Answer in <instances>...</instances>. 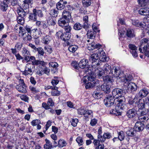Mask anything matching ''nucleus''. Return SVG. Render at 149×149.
Returning <instances> with one entry per match:
<instances>
[{
    "mask_svg": "<svg viewBox=\"0 0 149 149\" xmlns=\"http://www.w3.org/2000/svg\"><path fill=\"white\" fill-rule=\"evenodd\" d=\"M84 116L86 118H88L89 115H91L93 112L91 110H84Z\"/></svg>",
    "mask_w": 149,
    "mask_h": 149,
    "instance_id": "51",
    "label": "nucleus"
},
{
    "mask_svg": "<svg viewBox=\"0 0 149 149\" xmlns=\"http://www.w3.org/2000/svg\"><path fill=\"white\" fill-rule=\"evenodd\" d=\"M44 49L49 54L51 53L53 51L52 47L50 46H46L44 47Z\"/></svg>",
    "mask_w": 149,
    "mask_h": 149,
    "instance_id": "52",
    "label": "nucleus"
},
{
    "mask_svg": "<svg viewBox=\"0 0 149 149\" xmlns=\"http://www.w3.org/2000/svg\"><path fill=\"white\" fill-rule=\"evenodd\" d=\"M49 65L50 67L53 68V69H54V72L56 71L57 68H56L58 66V63L56 62H51L49 63Z\"/></svg>",
    "mask_w": 149,
    "mask_h": 149,
    "instance_id": "40",
    "label": "nucleus"
},
{
    "mask_svg": "<svg viewBox=\"0 0 149 149\" xmlns=\"http://www.w3.org/2000/svg\"><path fill=\"white\" fill-rule=\"evenodd\" d=\"M120 100L117 99H114L112 96L106 97L104 100V103L105 105L107 107L111 106H115L119 103Z\"/></svg>",
    "mask_w": 149,
    "mask_h": 149,
    "instance_id": "4",
    "label": "nucleus"
},
{
    "mask_svg": "<svg viewBox=\"0 0 149 149\" xmlns=\"http://www.w3.org/2000/svg\"><path fill=\"white\" fill-rule=\"evenodd\" d=\"M31 67L32 68L33 66L30 63H27L25 67V70L24 71H21L22 74L26 76L28 75H32L33 72L31 69Z\"/></svg>",
    "mask_w": 149,
    "mask_h": 149,
    "instance_id": "10",
    "label": "nucleus"
},
{
    "mask_svg": "<svg viewBox=\"0 0 149 149\" xmlns=\"http://www.w3.org/2000/svg\"><path fill=\"white\" fill-rule=\"evenodd\" d=\"M99 58L98 54L94 53L92 54L89 58V61L92 63V66L93 67L96 68L100 65L98 59Z\"/></svg>",
    "mask_w": 149,
    "mask_h": 149,
    "instance_id": "7",
    "label": "nucleus"
},
{
    "mask_svg": "<svg viewBox=\"0 0 149 149\" xmlns=\"http://www.w3.org/2000/svg\"><path fill=\"white\" fill-rule=\"evenodd\" d=\"M139 99V97L138 94L136 95L133 99H132V98H130L128 103L129 104L131 105L133 104L134 102L135 103L137 101V100Z\"/></svg>",
    "mask_w": 149,
    "mask_h": 149,
    "instance_id": "36",
    "label": "nucleus"
},
{
    "mask_svg": "<svg viewBox=\"0 0 149 149\" xmlns=\"http://www.w3.org/2000/svg\"><path fill=\"white\" fill-rule=\"evenodd\" d=\"M137 2L141 7L146 6V4L149 2V0H138Z\"/></svg>",
    "mask_w": 149,
    "mask_h": 149,
    "instance_id": "38",
    "label": "nucleus"
},
{
    "mask_svg": "<svg viewBox=\"0 0 149 149\" xmlns=\"http://www.w3.org/2000/svg\"><path fill=\"white\" fill-rule=\"evenodd\" d=\"M25 31L28 32V33L31 34L32 31H34L35 32H36L37 29H32V28L28 25H26L24 27Z\"/></svg>",
    "mask_w": 149,
    "mask_h": 149,
    "instance_id": "39",
    "label": "nucleus"
},
{
    "mask_svg": "<svg viewBox=\"0 0 149 149\" xmlns=\"http://www.w3.org/2000/svg\"><path fill=\"white\" fill-rule=\"evenodd\" d=\"M33 3V0H25L23 1V3L22 4V6H26V5H27L28 6V8H29V5L30 4H31Z\"/></svg>",
    "mask_w": 149,
    "mask_h": 149,
    "instance_id": "57",
    "label": "nucleus"
},
{
    "mask_svg": "<svg viewBox=\"0 0 149 149\" xmlns=\"http://www.w3.org/2000/svg\"><path fill=\"white\" fill-rule=\"evenodd\" d=\"M97 139L100 141V142L103 143L105 141L106 139L105 137H104V136L100 135H98Z\"/></svg>",
    "mask_w": 149,
    "mask_h": 149,
    "instance_id": "59",
    "label": "nucleus"
},
{
    "mask_svg": "<svg viewBox=\"0 0 149 149\" xmlns=\"http://www.w3.org/2000/svg\"><path fill=\"white\" fill-rule=\"evenodd\" d=\"M100 86L101 87V90L105 93L108 94L111 91V86L107 84V83H104Z\"/></svg>",
    "mask_w": 149,
    "mask_h": 149,
    "instance_id": "16",
    "label": "nucleus"
},
{
    "mask_svg": "<svg viewBox=\"0 0 149 149\" xmlns=\"http://www.w3.org/2000/svg\"><path fill=\"white\" fill-rule=\"evenodd\" d=\"M128 47L130 49V52L132 54L133 56L134 57H136L138 55L136 52L137 49V47L134 45L130 44L128 45Z\"/></svg>",
    "mask_w": 149,
    "mask_h": 149,
    "instance_id": "13",
    "label": "nucleus"
},
{
    "mask_svg": "<svg viewBox=\"0 0 149 149\" xmlns=\"http://www.w3.org/2000/svg\"><path fill=\"white\" fill-rule=\"evenodd\" d=\"M33 10L36 16H38L39 17H43V14L41 10H37L35 8L33 9Z\"/></svg>",
    "mask_w": 149,
    "mask_h": 149,
    "instance_id": "33",
    "label": "nucleus"
},
{
    "mask_svg": "<svg viewBox=\"0 0 149 149\" xmlns=\"http://www.w3.org/2000/svg\"><path fill=\"white\" fill-rule=\"evenodd\" d=\"M114 77V76L113 77L107 75L103 77V80L107 83H112L114 81V79L113 78Z\"/></svg>",
    "mask_w": 149,
    "mask_h": 149,
    "instance_id": "20",
    "label": "nucleus"
},
{
    "mask_svg": "<svg viewBox=\"0 0 149 149\" xmlns=\"http://www.w3.org/2000/svg\"><path fill=\"white\" fill-rule=\"evenodd\" d=\"M22 52V54L24 56L30 55L29 51H28L24 47Z\"/></svg>",
    "mask_w": 149,
    "mask_h": 149,
    "instance_id": "55",
    "label": "nucleus"
},
{
    "mask_svg": "<svg viewBox=\"0 0 149 149\" xmlns=\"http://www.w3.org/2000/svg\"><path fill=\"white\" fill-rule=\"evenodd\" d=\"M144 127V125L142 123L138 121L135 123L134 127L136 131L140 132L143 130Z\"/></svg>",
    "mask_w": 149,
    "mask_h": 149,
    "instance_id": "15",
    "label": "nucleus"
},
{
    "mask_svg": "<svg viewBox=\"0 0 149 149\" xmlns=\"http://www.w3.org/2000/svg\"><path fill=\"white\" fill-rule=\"evenodd\" d=\"M136 113V110L135 109L132 108L128 110L126 113V116L129 118L134 117Z\"/></svg>",
    "mask_w": 149,
    "mask_h": 149,
    "instance_id": "17",
    "label": "nucleus"
},
{
    "mask_svg": "<svg viewBox=\"0 0 149 149\" xmlns=\"http://www.w3.org/2000/svg\"><path fill=\"white\" fill-rule=\"evenodd\" d=\"M126 88L123 86L121 88H116L114 89L112 91L113 97L115 99H117L119 100L122 99L123 97H124V95L127 93V91L125 89Z\"/></svg>",
    "mask_w": 149,
    "mask_h": 149,
    "instance_id": "2",
    "label": "nucleus"
},
{
    "mask_svg": "<svg viewBox=\"0 0 149 149\" xmlns=\"http://www.w3.org/2000/svg\"><path fill=\"white\" fill-rule=\"evenodd\" d=\"M67 2L66 1L61 0L56 4L57 9L58 10H61L63 9L65 7V5L67 4Z\"/></svg>",
    "mask_w": 149,
    "mask_h": 149,
    "instance_id": "19",
    "label": "nucleus"
},
{
    "mask_svg": "<svg viewBox=\"0 0 149 149\" xmlns=\"http://www.w3.org/2000/svg\"><path fill=\"white\" fill-rule=\"evenodd\" d=\"M17 22L19 24L23 25L24 23V17L19 16L17 18Z\"/></svg>",
    "mask_w": 149,
    "mask_h": 149,
    "instance_id": "48",
    "label": "nucleus"
},
{
    "mask_svg": "<svg viewBox=\"0 0 149 149\" xmlns=\"http://www.w3.org/2000/svg\"><path fill=\"white\" fill-rule=\"evenodd\" d=\"M58 144L59 147H62L65 146L66 145V143L65 141L64 140L60 139L58 141Z\"/></svg>",
    "mask_w": 149,
    "mask_h": 149,
    "instance_id": "41",
    "label": "nucleus"
},
{
    "mask_svg": "<svg viewBox=\"0 0 149 149\" xmlns=\"http://www.w3.org/2000/svg\"><path fill=\"white\" fill-rule=\"evenodd\" d=\"M148 93V91L145 88H144L141 90L139 92L138 97L141 98H143L146 97Z\"/></svg>",
    "mask_w": 149,
    "mask_h": 149,
    "instance_id": "22",
    "label": "nucleus"
},
{
    "mask_svg": "<svg viewBox=\"0 0 149 149\" xmlns=\"http://www.w3.org/2000/svg\"><path fill=\"white\" fill-rule=\"evenodd\" d=\"M19 29L20 30L19 33L21 34L22 36H23L26 33L25 29H23V27H20Z\"/></svg>",
    "mask_w": 149,
    "mask_h": 149,
    "instance_id": "63",
    "label": "nucleus"
},
{
    "mask_svg": "<svg viewBox=\"0 0 149 149\" xmlns=\"http://www.w3.org/2000/svg\"><path fill=\"white\" fill-rule=\"evenodd\" d=\"M26 5L25 6H22V8L20 7L17 8V12L19 16L24 17L29 13V8H28V6L27 5Z\"/></svg>",
    "mask_w": 149,
    "mask_h": 149,
    "instance_id": "6",
    "label": "nucleus"
},
{
    "mask_svg": "<svg viewBox=\"0 0 149 149\" xmlns=\"http://www.w3.org/2000/svg\"><path fill=\"white\" fill-rule=\"evenodd\" d=\"M58 13V10L55 9H52L50 10V15L53 17H56Z\"/></svg>",
    "mask_w": 149,
    "mask_h": 149,
    "instance_id": "35",
    "label": "nucleus"
},
{
    "mask_svg": "<svg viewBox=\"0 0 149 149\" xmlns=\"http://www.w3.org/2000/svg\"><path fill=\"white\" fill-rule=\"evenodd\" d=\"M63 27H64V29L65 31V33H71L70 32L71 31L72 28L70 26H69L68 25L66 26H63Z\"/></svg>",
    "mask_w": 149,
    "mask_h": 149,
    "instance_id": "61",
    "label": "nucleus"
},
{
    "mask_svg": "<svg viewBox=\"0 0 149 149\" xmlns=\"http://www.w3.org/2000/svg\"><path fill=\"white\" fill-rule=\"evenodd\" d=\"M104 72L107 74H111L114 77H119V79L123 76V73L121 72L119 67H114L111 69V66L107 64H105L104 67Z\"/></svg>",
    "mask_w": 149,
    "mask_h": 149,
    "instance_id": "1",
    "label": "nucleus"
},
{
    "mask_svg": "<svg viewBox=\"0 0 149 149\" xmlns=\"http://www.w3.org/2000/svg\"><path fill=\"white\" fill-rule=\"evenodd\" d=\"M23 44L20 42H17L16 43L15 47L18 50H20L23 46Z\"/></svg>",
    "mask_w": 149,
    "mask_h": 149,
    "instance_id": "58",
    "label": "nucleus"
},
{
    "mask_svg": "<svg viewBox=\"0 0 149 149\" xmlns=\"http://www.w3.org/2000/svg\"><path fill=\"white\" fill-rule=\"evenodd\" d=\"M78 48V47L76 45L70 46L68 48L69 51L72 52H74Z\"/></svg>",
    "mask_w": 149,
    "mask_h": 149,
    "instance_id": "44",
    "label": "nucleus"
},
{
    "mask_svg": "<svg viewBox=\"0 0 149 149\" xmlns=\"http://www.w3.org/2000/svg\"><path fill=\"white\" fill-rule=\"evenodd\" d=\"M88 38L91 39H94L95 38L96 34L95 31L93 30H88L86 33Z\"/></svg>",
    "mask_w": 149,
    "mask_h": 149,
    "instance_id": "23",
    "label": "nucleus"
},
{
    "mask_svg": "<svg viewBox=\"0 0 149 149\" xmlns=\"http://www.w3.org/2000/svg\"><path fill=\"white\" fill-rule=\"evenodd\" d=\"M76 141L78 144L80 146L82 145L83 140L81 137H78L76 139Z\"/></svg>",
    "mask_w": 149,
    "mask_h": 149,
    "instance_id": "64",
    "label": "nucleus"
},
{
    "mask_svg": "<svg viewBox=\"0 0 149 149\" xmlns=\"http://www.w3.org/2000/svg\"><path fill=\"white\" fill-rule=\"evenodd\" d=\"M46 143L44 145L43 148L45 149H51L53 148L52 143L47 139H45Z\"/></svg>",
    "mask_w": 149,
    "mask_h": 149,
    "instance_id": "21",
    "label": "nucleus"
},
{
    "mask_svg": "<svg viewBox=\"0 0 149 149\" xmlns=\"http://www.w3.org/2000/svg\"><path fill=\"white\" fill-rule=\"evenodd\" d=\"M101 45L99 44H95V43H92L89 45V47H91L92 50L94 49H99L101 47Z\"/></svg>",
    "mask_w": 149,
    "mask_h": 149,
    "instance_id": "31",
    "label": "nucleus"
},
{
    "mask_svg": "<svg viewBox=\"0 0 149 149\" xmlns=\"http://www.w3.org/2000/svg\"><path fill=\"white\" fill-rule=\"evenodd\" d=\"M32 65H40L42 66L45 65V63L43 61L35 60L34 61H32Z\"/></svg>",
    "mask_w": 149,
    "mask_h": 149,
    "instance_id": "32",
    "label": "nucleus"
},
{
    "mask_svg": "<svg viewBox=\"0 0 149 149\" xmlns=\"http://www.w3.org/2000/svg\"><path fill=\"white\" fill-rule=\"evenodd\" d=\"M31 125L33 126L37 125L38 124L41 123L40 120L39 119H36L33 120L31 122Z\"/></svg>",
    "mask_w": 149,
    "mask_h": 149,
    "instance_id": "54",
    "label": "nucleus"
},
{
    "mask_svg": "<svg viewBox=\"0 0 149 149\" xmlns=\"http://www.w3.org/2000/svg\"><path fill=\"white\" fill-rule=\"evenodd\" d=\"M136 131L134 130V129L131 128L126 132V134L127 135L130 136H134Z\"/></svg>",
    "mask_w": 149,
    "mask_h": 149,
    "instance_id": "37",
    "label": "nucleus"
},
{
    "mask_svg": "<svg viewBox=\"0 0 149 149\" xmlns=\"http://www.w3.org/2000/svg\"><path fill=\"white\" fill-rule=\"evenodd\" d=\"M43 68L42 67H40L38 69H37L36 71V72L37 74L40 76L44 74V71H43Z\"/></svg>",
    "mask_w": 149,
    "mask_h": 149,
    "instance_id": "45",
    "label": "nucleus"
},
{
    "mask_svg": "<svg viewBox=\"0 0 149 149\" xmlns=\"http://www.w3.org/2000/svg\"><path fill=\"white\" fill-rule=\"evenodd\" d=\"M16 88L18 91L21 93H25L27 92L26 86L17 85L16 86Z\"/></svg>",
    "mask_w": 149,
    "mask_h": 149,
    "instance_id": "26",
    "label": "nucleus"
},
{
    "mask_svg": "<svg viewBox=\"0 0 149 149\" xmlns=\"http://www.w3.org/2000/svg\"><path fill=\"white\" fill-rule=\"evenodd\" d=\"M1 9L3 11H6L8 9V4H6L3 3H2L1 5Z\"/></svg>",
    "mask_w": 149,
    "mask_h": 149,
    "instance_id": "50",
    "label": "nucleus"
},
{
    "mask_svg": "<svg viewBox=\"0 0 149 149\" xmlns=\"http://www.w3.org/2000/svg\"><path fill=\"white\" fill-rule=\"evenodd\" d=\"M134 32L133 29H128L127 31V36L130 38H132L135 36Z\"/></svg>",
    "mask_w": 149,
    "mask_h": 149,
    "instance_id": "29",
    "label": "nucleus"
},
{
    "mask_svg": "<svg viewBox=\"0 0 149 149\" xmlns=\"http://www.w3.org/2000/svg\"><path fill=\"white\" fill-rule=\"evenodd\" d=\"M73 29L75 30H80L82 29V25L79 22H77L73 26Z\"/></svg>",
    "mask_w": 149,
    "mask_h": 149,
    "instance_id": "34",
    "label": "nucleus"
},
{
    "mask_svg": "<svg viewBox=\"0 0 149 149\" xmlns=\"http://www.w3.org/2000/svg\"><path fill=\"white\" fill-rule=\"evenodd\" d=\"M99 60L102 62L107 61L109 60V58L106 57L105 55H101L99 57Z\"/></svg>",
    "mask_w": 149,
    "mask_h": 149,
    "instance_id": "43",
    "label": "nucleus"
},
{
    "mask_svg": "<svg viewBox=\"0 0 149 149\" xmlns=\"http://www.w3.org/2000/svg\"><path fill=\"white\" fill-rule=\"evenodd\" d=\"M69 22L70 20H68V19H66L62 17L58 20V24L60 26L63 27V26H66L68 25V23Z\"/></svg>",
    "mask_w": 149,
    "mask_h": 149,
    "instance_id": "12",
    "label": "nucleus"
},
{
    "mask_svg": "<svg viewBox=\"0 0 149 149\" xmlns=\"http://www.w3.org/2000/svg\"><path fill=\"white\" fill-rule=\"evenodd\" d=\"M51 38L49 36H46L44 38L43 42L45 44H48L50 42Z\"/></svg>",
    "mask_w": 149,
    "mask_h": 149,
    "instance_id": "49",
    "label": "nucleus"
},
{
    "mask_svg": "<svg viewBox=\"0 0 149 149\" xmlns=\"http://www.w3.org/2000/svg\"><path fill=\"white\" fill-rule=\"evenodd\" d=\"M56 34H57L58 36H59V34H61L60 36V38L64 41L66 42V45H70V43L69 40L71 36V33H62L61 32L59 31L56 33Z\"/></svg>",
    "mask_w": 149,
    "mask_h": 149,
    "instance_id": "8",
    "label": "nucleus"
},
{
    "mask_svg": "<svg viewBox=\"0 0 149 149\" xmlns=\"http://www.w3.org/2000/svg\"><path fill=\"white\" fill-rule=\"evenodd\" d=\"M100 90H95L93 93V96L96 99H99V96L100 95Z\"/></svg>",
    "mask_w": 149,
    "mask_h": 149,
    "instance_id": "42",
    "label": "nucleus"
},
{
    "mask_svg": "<svg viewBox=\"0 0 149 149\" xmlns=\"http://www.w3.org/2000/svg\"><path fill=\"white\" fill-rule=\"evenodd\" d=\"M97 71L96 74H97V77L99 78H101L102 77H103L104 76H103L104 74V71L100 69V70H99L98 69H97Z\"/></svg>",
    "mask_w": 149,
    "mask_h": 149,
    "instance_id": "30",
    "label": "nucleus"
},
{
    "mask_svg": "<svg viewBox=\"0 0 149 149\" xmlns=\"http://www.w3.org/2000/svg\"><path fill=\"white\" fill-rule=\"evenodd\" d=\"M82 2L83 5L85 7L89 6L91 3L90 0H84Z\"/></svg>",
    "mask_w": 149,
    "mask_h": 149,
    "instance_id": "46",
    "label": "nucleus"
},
{
    "mask_svg": "<svg viewBox=\"0 0 149 149\" xmlns=\"http://www.w3.org/2000/svg\"><path fill=\"white\" fill-rule=\"evenodd\" d=\"M37 51L38 52V55H40V56H43L44 55V54L45 52L44 51L43 49H42V48H38V49Z\"/></svg>",
    "mask_w": 149,
    "mask_h": 149,
    "instance_id": "56",
    "label": "nucleus"
},
{
    "mask_svg": "<svg viewBox=\"0 0 149 149\" xmlns=\"http://www.w3.org/2000/svg\"><path fill=\"white\" fill-rule=\"evenodd\" d=\"M123 75V77L120 78H123V79H122V81L125 83L127 82V84H128L130 83L129 82L132 79V77L131 75H127L126 76L124 74Z\"/></svg>",
    "mask_w": 149,
    "mask_h": 149,
    "instance_id": "24",
    "label": "nucleus"
},
{
    "mask_svg": "<svg viewBox=\"0 0 149 149\" xmlns=\"http://www.w3.org/2000/svg\"><path fill=\"white\" fill-rule=\"evenodd\" d=\"M139 13L141 15H146L149 14V8L143 6L138 11Z\"/></svg>",
    "mask_w": 149,
    "mask_h": 149,
    "instance_id": "14",
    "label": "nucleus"
},
{
    "mask_svg": "<svg viewBox=\"0 0 149 149\" xmlns=\"http://www.w3.org/2000/svg\"><path fill=\"white\" fill-rule=\"evenodd\" d=\"M135 104L138 107L139 111V110H142L145 108V104L144 100L138 99L135 102Z\"/></svg>",
    "mask_w": 149,
    "mask_h": 149,
    "instance_id": "11",
    "label": "nucleus"
},
{
    "mask_svg": "<svg viewBox=\"0 0 149 149\" xmlns=\"http://www.w3.org/2000/svg\"><path fill=\"white\" fill-rule=\"evenodd\" d=\"M78 122V120L77 118L72 119L71 121L72 125L74 127L77 126Z\"/></svg>",
    "mask_w": 149,
    "mask_h": 149,
    "instance_id": "60",
    "label": "nucleus"
},
{
    "mask_svg": "<svg viewBox=\"0 0 149 149\" xmlns=\"http://www.w3.org/2000/svg\"><path fill=\"white\" fill-rule=\"evenodd\" d=\"M62 17L70 20L71 18V13L69 11L64 10L62 13Z\"/></svg>",
    "mask_w": 149,
    "mask_h": 149,
    "instance_id": "25",
    "label": "nucleus"
},
{
    "mask_svg": "<svg viewBox=\"0 0 149 149\" xmlns=\"http://www.w3.org/2000/svg\"><path fill=\"white\" fill-rule=\"evenodd\" d=\"M88 22H84L83 24L82 25L83 28L86 30L89 28L90 25L88 23Z\"/></svg>",
    "mask_w": 149,
    "mask_h": 149,
    "instance_id": "62",
    "label": "nucleus"
},
{
    "mask_svg": "<svg viewBox=\"0 0 149 149\" xmlns=\"http://www.w3.org/2000/svg\"><path fill=\"white\" fill-rule=\"evenodd\" d=\"M122 99H121L120 101L119 102V103H118V105H116L115 106V109H113L112 113L116 116H119L121 115L122 113V110L123 109L125 106V104L124 103V101L125 98L123 97Z\"/></svg>",
    "mask_w": 149,
    "mask_h": 149,
    "instance_id": "3",
    "label": "nucleus"
},
{
    "mask_svg": "<svg viewBox=\"0 0 149 149\" xmlns=\"http://www.w3.org/2000/svg\"><path fill=\"white\" fill-rule=\"evenodd\" d=\"M37 17L36 16V14H35L33 10L32 13H30L29 16V20L32 21L33 22L36 21Z\"/></svg>",
    "mask_w": 149,
    "mask_h": 149,
    "instance_id": "28",
    "label": "nucleus"
},
{
    "mask_svg": "<svg viewBox=\"0 0 149 149\" xmlns=\"http://www.w3.org/2000/svg\"><path fill=\"white\" fill-rule=\"evenodd\" d=\"M124 87L126 88L125 89L127 91V93L128 91H130L131 93H134L136 92L137 89V86L136 84L133 82H130L128 84L127 86L126 85L124 86Z\"/></svg>",
    "mask_w": 149,
    "mask_h": 149,
    "instance_id": "9",
    "label": "nucleus"
},
{
    "mask_svg": "<svg viewBox=\"0 0 149 149\" xmlns=\"http://www.w3.org/2000/svg\"><path fill=\"white\" fill-rule=\"evenodd\" d=\"M142 45H146L143 48V50L139 48V50L142 53H144L145 56H149V40L147 38H143L141 40Z\"/></svg>",
    "mask_w": 149,
    "mask_h": 149,
    "instance_id": "5",
    "label": "nucleus"
},
{
    "mask_svg": "<svg viewBox=\"0 0 149 149\" xmlns=\"http://www.w3.org/2000/svg\"><path fill=\"white\" fill-rule=\"evenodd\" d=\"M96 85L97 86H99L98 85L97 83H95L94 82H91L88 81V83L86 84L85 87L86 89H88L93 88Z\"/></svg>",
    "mask_w": 149,
    "mask_h": 149,
    "instance_id": "27",
    "label": "nucleus"
},
{
    "mask_svg": "<svg viewBox=\"0 0 149 149\" xmlns=\"http://www.w3.org/2000/svg\"><path fill=\"white\" fill-rule=\"evenodd\" d=\"M58 89L54 90L52 91L51 95L52 96H58L60 95V92L58 91Z\"/></svg>",
    "mask_w": 149,
    "mask_h": 149,
    "instance_id": "53",
    "label": "nucleus"
},
{
    "mask_svg": "<svg viewBox=\"0 0 149 149\" xmlns=\"http://www.w3.org/2000/svg\"><path fill=\"white\" fill-rule=\"evenodd\" d=\"M88 65V61L85 59H82L78 63L79 67L84 69L86 68Z\"/></svg>",
    "mask_w": 149,
    "mask_h": 149,
    "instance_id": "18",
    "label": "nucleus"
},
{
    "mask_svg": "<svg viewBox=\"0 0 149 149\" xmlns=\"http://www.w3.org/2000/svg\"><path fill=\"white\" fill-rule=\"evenodd\" d=\"M118 139L120 141L123 140L125 137V135L124 132L122 131L119 132L118 133Z\"/></svg>",
    "mask_w": 149,
    "mask_h": 149,
    "instance_id": "47",
    "label": "nucleus"
}]
</instances>
